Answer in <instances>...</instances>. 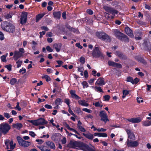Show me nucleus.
<instances>
[{"label": "nucleus", "mask_w": 151, "mask_h": 151, "mask_svg": "<svg viewBox=\"0 0 151 151\" xmlns=\"http://www.w3.org/2000/svg\"><path fill=\"white\" fill-rule=\"evenodd\" d=\"M28 14V12H23L22 13V14L20 17H22L23 18L27 19V17Z\"/></svg>", "instance_id": "34"}, {"label": "nucleus", "mask_w": 151, "mask_h": 151, "mask_svg": "<svg viewBox=\"0 0 151 151\" xmlns=\"http://www.w3.org/2000/svg\"><path fill=\"white\" fill-rule=\"evenodd\" d=\"M135 58L137 62L144 65H146L147 64V60L143 56L138 55L135 56Z\"/></svg>", "instance_id": "9"}, {"label": "nucleus", "mask_w": 151, "mask_h": 151, "mask_svg": "<svg viewBox=\"0 0 151 151\" xmlns=\"http://www.w3.org/2000/svg\"><path fill=\"white\" fill-rule=\"evenodd\" d=\"M139 79L137 78H136L134 80L133 79V84H137L138 82H139Z\"/></svg>", "instance_id": "48"}, {"label": "nucleus", "mask_w": 151, "mask_h": 151, "mask_svg": "<svg viewBox=\"0 0 151 151\" xmlns=\"http://www.w3.org/2000/svg\"><path fill=\"white\" fill-rule=\"evenodd\" d=\"M95 89L97 91V92L103 93V90L102 89L101 87L96 86L95 87Z\"/></svg>", "instance_id": "38"}, {"label": "nucleus", "mask_w": 151, "mask_h": 151, "mask_svg": "<svg viewBox=\"0 0 151 151\" xmlns=\"http://www.w3.org/2000/svg\"><path fill=\"white\" fill-rule=\"evenodd\" d=\"M46 49L48 52H52L53 51V50L49 46H47L46 47Z\"/></svg>", "instance_id": "56"}, {"label": "nucleus", "mask_w": 151, "mask_h": 151, "mask_svg": "<svg viewBox=\"0 0 151 151\" xmlns=\"http://www.w3.org/2000/svg\"><path fill=\"white\" fill-rule=\"evenodd\" d=\"M29 134L33 137H34L36 136V134L34 132H32V131H30L29 132Z\"/></svg>", "instance_id": "52"}, {"label": "nucleus", "mask_w": 151, "mask_h": 151, "mask_svg": "<svg viewBox=\"0 0 151 151\" xmlns=\"http://www.w3.org/2000/svg\"><path fill=\"white\" fill-rule=\"evenodd\" d=\"M103 98L104 99V100L106 101H108L109 100L110 97L109 95H106L103 96Z\"/></svg>", "instance_id": "46"}, {"label": "nucleus", "mask_w": 151, "mask_h": 151, "mask_svg": "<svg viewBox=\"0 0 151 151\" xmlns=\"http://www.w3.org/2000/svg\"><path fill=\"white\" fill-rule=\"evenodd\" d=\"M44 106L45 108L48 109H52V108L51 105L49 104H46Z\"/></svg>", "instance_id": "63"}, {"label": "nucleus", "mask_w": 151, "mask_h": 151, "mask_svg": "<svg viewBox=\"0 0 151 151\" xmlns=\"http://www.w3.org/2000/svg\"><path fill=\"white\" fill-rule=\"evenodd\" d=\"M78 102L79 105L82 106L87 107L88 106V104L86 102L85 100H78Z\"/></svg>", "instance_id": "27"}, {"label": "nucleus", "mask_w": 151, "mask_h": 151, "mask_svg": "<svg viewBox=\"0 0 151 151\" xmlns=\"http://www.w3.org/2000/svg\"><path fill=\"white\" fill-rule=\"evenodd\" d=\"M126 132L128 135V139L129 140H134L135 139V137L133 132H132L129 129H127Z\"/></svg>", "instance_id": "14"}, {"label": "nucleus", "mask_w": 151, "mask_h": 151, "mask_svg": "<svg viewBox=\"0 0 151 151\" xmlns=\"http://www.w3.org/2000/svg\"><path fill=\"white\" fill-rule=\"evenodd\" d=\"M82 110L85 111V112H86L88 113H91L92 112V110H91L88 109V108H83L82 109Z\"/></svg>", "instance_id": "50"}, {"label": "nucleus", "mask_w": 151, "mask_h": 151, "mask_svg": "<svg viewBox=\"0 0 151 151\" xmlns=\"http://www.w3.org/2000/svg\"><path fill=\"white\" fill-rule=\"evenodd\" d=\"M129 139L127 140V146L128 147H137L139 145L138 142L137 141H132Z\"/></svg>", "instance_id": "11"}, {"label": "nucleus", "mask_w": 151, "mask_h": 151, "mask_svg": "<svg viewBox=\"0 0 151 151\" xmlns=\"http://www.w3.org/2000/svg\"><path fill=\"white\" fill-rule=\"evenodd\" d=\"M82 85L83 86V88H87L88 87V84L87 83V82L86 81H83L82 83Z\"/></svg>", "instance_id": "39"}, {"label": "nucleus", "mask_w": 151, "mask_h": 151, "mask_svg": "<svg viewBox=\"0 0 151 151\" xmlns=\"http://www.w3.org/2000/svg\"><path fill=\"white\" fill-rule=\"evenodd\" d=\"M108 65L109 66H122L121 64L114 63L113 61H109L108 62Z\"/></svg>", "instance_id": "25"}, {"label": "nucleus", "mask_w": 151, "mask_h": 151, "mask_svg": "<svg viewBox=\"0 0 151 151\" xmlns=\"http://www.w3.org/2000/svg\"><path fill=\"white\" fill-rule=\"evenodd\" d=\"M16 63L17 64V66H21L22 62V61L20 60H18L17 61Z\"/></svg>", "instance_id": "62"}, {"label": "nucleus", "mask_w": 151, "mask_h": 151, "mask_svg": "<svg viewBox=\"0 0 151 151\" xmlns=\"http://www.w3.org/2000/svg\"><path fill=\"white\" fill-rule=\"evenodd\" d=\"M70 92V94L71 95L72 97L73 98H75L77 100H79L81 99V97L79 96L75 93L76 91L75 90H71Z\"/></svg>", "instance_id": "20"}, {"label": "nucleus", "mask_w": 151, "mask_h": 151, "mask_svg": "<svg viewBox=\"0 0 151 151\" xmlns=\"http://www.w3.org/2000/svg\"><path fill=\"white\" fill-rule=\"evenodd\" d=\"M23 54L17 50L15 51L14 52L13 58L14 60H17L19 58L22 57Z\"/></svg>", "instance_id": "19"}, {"label": "nucleus", "mask_w": 151, "mask_h": 151, "mask_svg": "<svg viewBox=\"0 0 151 151\" xmlns=\"http://www.w3.org/2000/svg\"><path fill=\"white\" fill-rule=\"evenodd\" d=\"M124 31L125 33L128 36L132 37H133V31L128 26L126 27L124 29Z\"/></svg>", "instance_id": "18"}, {"label": "nucleus", "mask_w": 151, "mask_h": 151, "mask_svg": "<svg viewBox=\"0 0 151 151\" xmlns=\"http://www.w3.org/2000/svg\"><path fill=\"white\" fill-rule=\"evenodd\" d=\"M103 8L106 12L109 13L112 15H115V14H118V11L117 10L114 9V8L108 6L106 5L103 6Z\"/></svg>", "instance_id": "8"}, {"label": "nucleus", "mask_w": 151, "mask_h": 151, "mask_svg": "<svg viewBox=\"0 0 151 151\" xmlns=\"http://www.w3.org/2000/svg\"><path fill=\"white\" fill-rule=\"evenodd\" d=\"M61 46L62 44L60 43H55L53 45V47L56 49L57 52H59L60 51Z\"/></svg>", "instance_id": "23"}, {"label": "nucleus", "mask_w": 151, "mask_h": 151, "mask_svg": "<svg viewBox=\"0 0 151 151\" xmlns=\"http://www.w3.org/2000/svg\"><path fill=\"white\" fill-rule=\"evenodd\" d=\"M85 118L88 119V118H90L91 119H92L93 118V116L91 115V114H89L88 115L86 116H85Z\"/></svg>", "instance_id": "64"}, {"label": "nucleus", "mask_w": 151, "mask_h": 151, "mask_svg": "<svg viewBox=\"0 0 151 151\" xmlns=\"http://www.w3.org/2000/svg\"><path fill=\"white\" fill-rule=\"evenodd\" d=\"M84 76L86 78H88V73L87 70H86L84 71Z\"/></svg>", "instance_id": "59"}, {"label": "nucleus", "mask_w": 151, "mask_h": 151, "mask_svg": "<svg viewBox=\"0 0 151 151\" xmlns=\"http://www.w3.org/2000/svg\"><path fill=\"white\" fill-rule=\"evenodd\" d=\"M45 14L44 13L40 14L36 16V21L38 22L39 20H40L44 15Z\"/></svg>", "instance_id": "29"}, {"label": "nucleus", "mask_w": 151, "mask_h": 151, "mask_svg": "<svg viewBox=\"0 0 151 151\" xmlns=\"http://www.w3.org/2000/svg\"><path fill=\"white\" fill-rule=\"evenodd\" d=\"M99 137H107V134L104 133H99Z\"/></svg>", "instance_id": "45"}, {"label": "nucleus", "mask_w": 151, "mask_h": 151, "mask_svg": "<svg viewBox=\"0 0 151 151\" xmlns=\"http://www.w3.org/2000/svg\"><path fill=\"white\" fill-rule=\"evenodd\" d=\"M67 147L73 148H75L76 147H82L87 149V151H95L92 148L89 147L87 144L84 143L82 142L78 141L73 142V141H70L69 143L67 145Z\"/></svg>", "instance_id": "1"}, {"label": "nucleus", "mask_w": 151, "mask_h": 151, "mask_svg": "<svg viewBox=\"0 0 151 151\" xmlns=\"http://www.w3.org/2000/svg\"><path fill=\"white\" fill-rule=\"evenodd\" d=\"M46 147L43 146V147H39V148L42 151H50V149H48L46 148Z\"/></svg>", "instance_id": "40"}, {"label": "nucleus", "mask_w": 151, "mask_h": 151, "mask_svg": "<svg viewBox=\"0 0 151 151\" xmlns=\"http://www.w3.org/2000/svg\"><path fill=\"white\" fill-rule=\"evenodd\" d=\"M4 115L5 117L7 119H9L10 117V115L9 114L7 113H4Z\"/></svg>", "instance_id": "61"}, {"label": "nucleus", "mask_w": 151, "mask_h": 151, "mask_svg": "<svg viewBox=\"0 0 151 151\" xmlns=\"http://www.w3.org/2000/svg\"><path fill=\"white\" fill-rule=\"evenodd\" d=\"M27 19L25 18H23L22 17H20V23L22 24H24L27 22Z\"/></svg>", "instance_id": "33"}, {"label": "nucleus", "mask_w": 151, "mask_h": 151, "mask_svg": "<svg viewBox=\"0 0 151 151\" xmlns=\"http://www.w3.org/2000/svg\"><path fill=\"white\" fill-rule=\"evenodd\" d=\"M97 45H96L94 48L92 55L93 57L98 58H99V56L101 53L100 51L99 47H97Z\"/></svg>", "instance_id": "12"}, {"label": "nucleus", "mask_w": 151, "mask_h": 151, "mask_svg": "<svg viewBox=\"0 0 151 151\" xmlns=\"http://www.w3.org/2000/svg\"><path fill=\"white\" fill-rule=\"evenodd\" d=\"M26 72V70L25 68H22V69L19 70V73L23 74L25 73Z\"/></svg>", "instance_id": "53"}, {"label": "nucleus", "mask_w": 151, "mask_h": 151, "mask_svg": "<svg viewBox=\"0 0 151 151\" xmlns=\"http://www.w3.org/2000/svg\"><path fill=\"white\" fill-rule=\"evenodd\" d=\"M30 122L32 124L36 126L39 125H43L47 124L48 122L44 118H40L36 120H30Z\"/></svg>", "instance_id": "6"}, {"label": "nucleus", "mask_w": 151, "mask_h": 151, "mask_svg": "<svg viewBox=\"0 0 151 151\" xmlns=\"http://www.w3.org/2000/svg\"><path fill=\"white\" fill-rule=\"evenodd\" d=\"M67 140L65 137H64L61 140V142L62 144H65L66 143Z\"/></svg>", "instance_id": "60"}, {"label": "nucleus", "mask_w": 151, "mask_h": 151, "mask_svg": "<svg viewBox=\"0 0 151 151\" xmlns=\"http://www.w3.org/2000/svg\"><path fill=\"white\" fill-rule=\"evenodd\" d=\"M115 54L119 58L126 60L127 59V57L123 53L119 51H116Z\"/></svg>", "instance_id": "16"}, {"label": "nucleus", "mask_w": 151, "mask_h": 151, "mask_svg": "<svg viewBox=\"0 0 151 151\" xmlns=\"http://www.w3.org/2000/svg\"><path fill=\"white\" fill-rule=\"evenodd\" d=\"M116 67L115 68V72L116 73L118 74H120L121 73L120 71L119 70V69L122 67Z\"/></svg>", "instance_id": "35"}, {"label": "nucleus", "mask_w": 151, "mask_h": 151, "mask_svg": "<svg viewBox=\"0 0 151 151\" xmlns=\"http://www.w3.org/2000/svg\"><path fill=\"white\" fill-rule=\"evenodd\" d=\"M61 136V135L60 134L55 133L51 136V138L52 140L57 142L60 140Z\"/></svg>", "instance_id": "13"}, {"label": "nucleus", "mask_w": 151, "mask_h": 151, "mask_svg": "<svg viewBox=\"0 0 151 151\" xmlns=\"http://www.w3.org/2000/svg\"><path fill=\"white\" fill-rule=\"evenodd\" d=\"M83 135L86 138L91 140H92L94 137L93 135L89 133L88 134L83 133Z\"/></svg>", "instance_id": "24"}, {"label": "nucleus", "mask_w": 151, "mask_h": 151, "mask_svg": "<svg viewBox=\"0 0 151 151\" xmlns=\"http://www.w3.org/2000/svg\"><path fill=\"white\" fill-rule=\"evenodd\" d=\"M126 79H127V80H126L127 82H129L133 84V79L132 77L131 76L128 77H127V78H126Z\"/></svg>", "instance_id": "36"}, {"label": "nucleus", "mask_w": 151, "mask_h": 151, "mask_svg": "<svg viewBox=\"0 0 151 151\" xmlns=\"http://www.w3.org/2000/svg\"><path fill=\"white\" fill-rule=\"evenodd\" d=\"M86 12L90 15H92L93 14V11L90 9H87L86 10Z\"/></svg>", "instance_id": "49"}, {"label": "nucleus", "mask_w": 151, "mask_h": 151, "mask_svg": "<svg viewBox=\"0 0 151 151\" xmlns=\"http://www.w3.org/2000/svg\"><path fill=\"white\" fill-rule=\"evenodd\" d=\"M96 79V78H91L88 81V83L89 84L92 85V83L94 82V81Z\"/></svg>", "instance_id": "55"}, {"label": "nucleus", "mask_w": 151, "mask_h": 151, "mask_svg": "<svg viewBox=\"0 0 151 151\" xmlns=\"http://www.w3.org/2000/svg\"><path fill=\"white\" fill-rule=\"evenodd\" d=\"M115 36L119 40L128 42L129 39L128 37L123 33H122L118 29H115L114 31Z\"/></svg>", "instance_id": "3"}, {"label": "nucleus", "mask_w": 151, "mask_h": 151, "mask_svg": "<svg viewBox=\"0 0 151 151\" xmlns=\"http://www.w3.org/2000/svg\"><path fill=\"white\" fill-rule=\"evenodd\" d=\"M1 27L2 29L7 32L13 33L15 31V26L13 24L8 21H3Z\"/></svg>", "instance_id": "2"}, {"label": "nucleus", "mask_w": 151, "mask_h": 151, "mask_svg": "<svg viewBox=\"0 0 151 151\" xmlns=\"http://www.w3.org/2000/svg\"><path fill=\"white\" fill-rule=\"evenodd\" d=\"M68 112L69 113H70L71 115L73 116H76V115L73 113V111L71 109L70 107H68Z\"/></svg>", "instance_id": "51"}, {"label": "nucleus", "mask_w": 151, "mask_h": 151, "mask_svg": "<svg viewBox=\"0 0 151 151\" xmlns=\"http://www.w3.org/2000/svg\"><path fill=\"white\" fill-rule=\"evenodd\" d=\"M64 102L68 106L70 107V100L68 98H66L64 100Z\"/></svg>", "instance_id": "43"}, {"label": "nucleus", "mask_w": 151, "mask_h": 151, "mask_svg": "<svg viewBox=\"0 0 151 151\" xmlns=\"http://www.w3.org/2000/svg\"><path fill=\"white\" fill-rule=\"evenodd\" d=\"M80 62L82 65L84 64L85 62V58L83 57H81L80 58Z\"/></svg>", "instance_id": "44"}, {"label": "nucleus", "mask_w": 151, "mask_h": 151, "mask_svg": "<svg viewBox=\"0 0 151 151\" xmlns=\"http://www.w3.org/2000/svg\"><path fill=\"white\" fill-rule=\"evenodd\" d=\"M74 111L75 112L78 114L81 115L83 114V111H82L81 109L79 107H77L75 109Z\"/></svg>", "instance_id": "31"}, {"label": "nucleus", "mask_w": 151, "mask_h": 151, "mask_svg": "<svg viewBox=\"0 0 151 151\" xmlns=\"http://www.w3.org/2000/svg\"><path fill=\"white\" fill-rule=\"evenodd\" d=\"M137 103L139 104L140 103H142L143 102V100L141 98H138V97L137 98Z\"/></svg>", "instance_id": "54"}, {"label": "nucleus", "mask_w": 151, "mask_h": 151, "mask_svg": "<svg viewBox=\"0 0 151 151\" xmlns=\"http://www.w3.org/2000/svg\"><path fill=\"white\" fill-rule=\"evenodd\" d=\"M17 139L20 146L27 147L30 145V142L23 139L20 136H17Z\"/></svg>", "instance_id": "7"}, {"label": "nucleus", "mask_w": 151, "mask_h": 151, "mask_svg": "<svg viewBox=\"0 0 151 151\" xmlns=\"http://www.w3.org/2000/svg\"><path fill=\"white\" fill-rule=\"evenodd\" d=\"M142 118L140 117H137L135 118H132L128 119L127 120L130 122L135 124L140 122L142 120Z\"/></svg>", "instance_id": "15"}, {"label": "nucleus", "mask_w": 151, "mask_h": 151, "mask_svg": "<svg viewBox=\"0 0 151 151\" xmlns=\"http://www.w3.org/2000/svg\"><path fill=\"white\" fill-rule=\"evenodd\" d=\"M99 116L101 117V120L104 121L105 123H106L109 121L108 118V116L106 114L105 111H101L99 113Z\"/></svg>", "instance_id": "10"}, {"label": "nucleus", "mask_w": 151, "mask_h": 151, "mask_svg": "<svg viewBox=\"0 0 151 151\" xmlns=\"http://www.w3.org/2000/svg\"><path fill=\"white\" fill-rule=\"evenodd\" d=\"M63 102V100L61 99L58 98L55 100V103L56 105L59 106V105H61Z\"/></svg>", "instance_id": "28"}, {"label": "nucleus", "mask_w": 151, "mask_h": 151, "mask_svg": "<svg viewBox=\"0 0 151 151\" xmlns=\"http://www.w3.org/2000/svg\"><path fill=\"white\" fill-rule=\"evenodd\" d=\"M57 62L58 64V65H56L55 66H60L63 64V62L61 60H58L56 61Z\"/></svg>", "instance_id": "58"}, {"label": "nucleus", "mask_w": 151, "mask_h": 151, "mask_svg": "<svg viewBox=\"0 0 151 151\" xmlns=\"http://www.w3.org/2000/svg\"><path fill=\"white\" fill-rule=\"evenodd\" d=\"M68 130H71V131H72L73 132H74L76 134H77L78 135H80V134L78 132L73 128H70H70H69Z\"/></svg>", "instance_id": "47"}, {"label": "nucleus", "mask_w": 151, "mask_h": 151, "mask_svg": "<svg viewBox=\"0 0 151 151\" xmlns=\"http://www.w3.org/2000/svg\"><path fill=\"white\" fill-rule=\"evenodd\" d=\"M17 82V79L15 78H12L10 80V84L12 85H14L15 83H16Z\"/></svg>", "instance_id": "32"}, {"label": "nucleus", "mask_w": 151, "mask_h": 151, "mask_svg": "<svg viewBox=\"0 0 151 151\" xmlns=\"http://www.w3.org/2000/svg\"><path fill=\"white\" fill-rule=\"evenodd\" d=\"M53 17L56 19H59L61 16L60 11H54L53 13Z\"/></svg>", "instance_id": "21"}, {"label": "nucleus", "mask_w": 151, "mask_h": 151, "mask_svg": "<svg viewBox=\"0 0 151 151\" xmlns=\"http://www.w3.org/2000/svg\"><path fill=\"white\" fill-rule=\"evenodd\" d=\"M6 55H4L1 57V59L2 62H6Z\"/></svg>", "instance_id": "41"}, {"label": "nucleus", "mask_w": 151, "mask_h": 151, "mask_svg": "<svg viewBox=\"0 0 151 151\" xmlns=\"http://www.w3.org/2000/svg\"><path fill=\"white\" fill-rule=\"evenodd\" d=\"M77 128H78V129L80 130L81 132H86V129L81 126H79Z\"/></svg>", "instance_id": "42"}, {"label": "nucleus", "mask_w": 151, "mask_h": 151, "mask_svg": "<svg viewBox=\"0 0 151 151\" xmlns=\"http://www.w3.org/2000/svg\"><path fill=\"white\" fill-rule=\"evenodd\" d=\"M104 79L103 77H100L95 83V85L99 86H102L105 84Z\"/></svg>", "instance_id": "17"}, {"label": "nucleus", "mask_w": 151, "mask_h": 151, "mask_svg": "<svg viewBox=\"0 0 151 151\" xmlns=\"http://www.w3.org/2000/svg\"><path fill=\"white\" fill-rule=\"evenodd\" d=\"M66 11H64L63 12L62 14V17L63 19H66Z\"/></svg>", "instance_id": "57"}, {"label": "nucleus", "mask_w": 151, "mask_h": 151, "mask_svg": "<svg viewBox=\"0 0 151 151\" xmlns=\"http://www.w3.org/2000/svg\"><path fill=\"white\" fill-rule=\"evenodd\" d=\"M142 125L143 126L147 127L151 125V121L147 120L144 121L142 122Z\"/></svg>", "instance_id": "30"}, {"label": "nucleus", "mask_w": 151, "mask_h": 151, "mask_svg": "<svg viewBox=\"0 0 151 151\" xmlns=\"http://www.w3.org/2000/svg\"><path fill=\"white\" fill-rule=\"evenodd\" d=\"M11 126L8 123L3 122L0 124V134L6 135L9 132Z\"/></svg>", "instance_id": "4"}, {"label": "nucleus", "mask_w": 151, "mask_h": 151, "mask_svg": "<svg viewBox=\"0 0 151 151\" xmlns=\"http://www.w3.org/2000/svg\"><path fill=\"white\" fill-rule=\"evenodd\" d=\"M96 34L97 37L105 42H111V40L110 36L104 32H97Z\"/></svg>", "instance_id": "5"}, {"label": "nucleus", "mask_w": 151, "mask_h": 151, "mask_svg": "<svg viewBox=\"0 0 151 151\" xmlns=\"http://www.w3.org/2000/svg\"><path fill=\"white\" fill-rule=\"evenodd\" d=\"M46 144L50 148L53 150L55 149V144L51 141H47L46 142Z\"/></svg>", "instance_id": "22"}, {"label": "nucleus", "mask_w": 151, "mask_h": 151, "mask_svg": "<svg viewBox=\"0 0 151 151\" xmlns=\"http://www.w3.org/2000/svg\"><path fill=\"white\" fill-rule=\"evenodd\" d=\"M22 124L19 123H17L13 125V128H16L18 129H20L22 127Z\"/></svg>", "instance_id": "26"}, {"label": "nucleus", "mask_w": 151, "mask_h": 151, "mask_svg": "<svg viewBox=\"0 0 151 151\" xmlns=\"http://www.w3.org/2000/svg\"><path fill=\"white\" fill-rule=\"evenodd\" d=\"M42 78H45L47 82H49L51 80V78L50 77L46 75L42 76Z\"/></svg>", "instance_id": "37"}]
</instances>
